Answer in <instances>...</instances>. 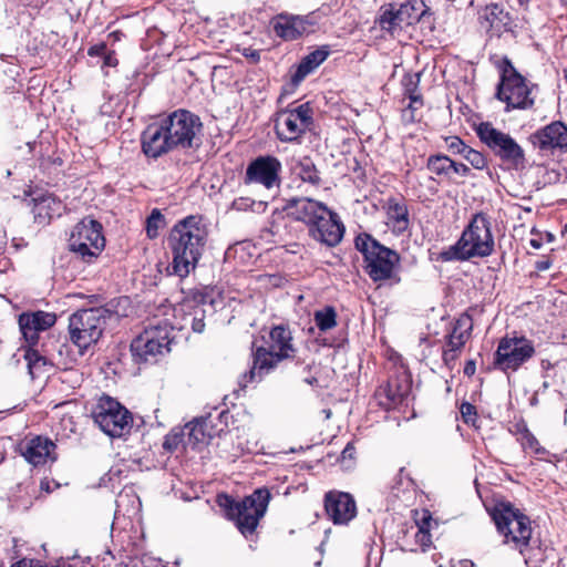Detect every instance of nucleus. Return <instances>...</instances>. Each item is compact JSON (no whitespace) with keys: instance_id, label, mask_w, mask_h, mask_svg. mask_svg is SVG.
I'll return each mask as SVG.
<instances>
[{"instance_id":"obj_1","label":"nucleus","mask_w":567,"mask_h":567,"mask_svg":"<svg viewBox=\"0 0 567 567\" xmlns=\"http://www.w3.org/2000/svg\"><path fill=\"white\" fill-rule=\"evenodd\" d=\"M203 123L198 115L179 109L154 122L141 135L142 152L158 158L175 150L197 148L202 144Z\"/></svg>"},{"instance_id":"obj_2","label":"nucleus","mask_w":567,"mask_h":567,"mask_svg":"<svg viewBox=\"0 0 567 567\" xmlns=\"http://www.w3.org/2000/svg\"><path fill=\"white\" fill-rule=\"evenodd\" d=\"M208 241V227L198 215L177 221L168 236L172 270L179 278L187 277L197 267Z\"/></svg>"},{"instance_id":"obj_3","label":"nucleus","mask_w":567,"mask_h":567,"mask_svg":"<svg viewBox=\"0 0 567 567\" xmlns=\"http://www.w3.org/2000/svg\"><path fill=\"white\" fill-rule=\"evenodd\" d=\"M128 303L127 297H118L101 307L78 310L69 318L70 340L81 352L86 350L100 340L107 321H117L126 316Z\"/></svg>"},{"instance_id":"obj_4","label":"nucleus","mask_w":567,"mask_h":567,"mask_svg":"<svg viewBox=\"0 0 567 567\" xmlns=\"http://www.w3.org/2000/svg\"><path fill=\"white\" fill-rule=\"evenodd\" d=\"M491 515L497 532L504 537V544L518 550L525 565L536 563L535 557L540 549L532 546L530 519L511 503L504 502L496 504Z\"/></svg>"},{"instance_id":"obj_5","label":"nucleus","mask_w":567,"mask_h":567,"mask_svg":"<svg viewBox=\"0 0 567 567\" xmlns=\"http://www.w3.org/2000/svg\"><path fill=\"white\" fill-rule=\"evenodd\" d=\"M494 237L488 217L483 213L473 216L458 240L439 254L444 262L485 258L494 251Z\"/></svg>"},{"instance_id":"obj_6","label":"nucleus","mask_w":567,"mask_h":567,"mask_svg":"<svg viewBox=\"0 0 567 567\" xmlns=\"http://www.w3.org/2000/svg\"><path fill=\"white\" fill-rule=\"evenodd\" d=\"M270 497L269 489L260 487L241 499L220 494L217 496V504L225 516L235 523L237 529L248 537L256 532L260 519L265 516Z\"/></svg>"},{"instance_id":"obj_7","label":"nucleus","mask_w":567,"mask_h":567,"mask_svg":"<svg viewBox=\"0 0 567 567\" xmlns=\"http://www.w3.org/2000/svg\"><path fill=\"white\" fill-rule=\"evenodd\" d=\"M354 245L362 252L365 271L374 282L384 280H393L395 284L400 282V277L395 272V268L400 262V256L395 250L381 245L368 234L357 236Z\"/></svg>"},{"instance_id":"obj_8","label":"nucleus","mask_w":567,"mask_h":567,"mask_svg":"<svg viewBox=\"0 0 567 567\" xmlns=\"http://www.w3.org/2000/svg\"><path fill=\"white\" fill-rule=\"evenodd\" d=\"M270 338L274 341L270 349L257 347L252 350V365L238 380L240 391L249 383L261 381L284 359V326L275 327L270 331Z\"/></svg>"},{"instance_id":"obj_9","label":"nucleus","mask_w":567,"mask_h":567,"mask_svg":"<svg viewBox=\"0 0 567 567\" xmlns=\"http://www.w3.org/2000/svg\"><path fill=\"white\" fill-rule=\"evenodd\" d=\"M101 223L84 218L71 231L69 249L86 264L94 262L105 247Z\"/></svg>"},{"instance_id":"obj_10","label":"nucleus","mask_w":567,"mask_h":567,"mask_svg":"<svg viewBox=\"0 0 567 567\" xmlns=\"http://www.w3.org/2000/svg\"><path fill=\"white\" fill-rule=\"evenodd\" d=\"M501 69V81L496 97L507 104V109H528L534 104L530 89L525 78L517 72L511 60L504 58Z\"/></svg>"},{"instance_id":"obj_11","label":"nucleus","mask_w":567,"mask_h":567,"mask_svg":"<svg viewBox=\"0 0 567 567\" xmlns=\"http://www.w3.org/2000/svg\"><path fill=\"white\" fill-rule=\"evenodd\" d=\"M476 133L481 142L502 162L513 167H518L524 163V151L509 134L501 132L488 122L481 123Z\"/></svg>"},{"instance_id":"obj_12","label":"nucleus","mask_w":567,"mask_h":567,"mask_svg":"<svg viewBox=\"0 0 567 567\" xmlns=\"http://www.w3.org/2000/svg\"><path fill=\"white\" fill-rule=\"evenodd\" d=\"M93 419L99 427L111 437H121L132 426L130 411L110 396L100 399L93 411Z\"/></svg>"},{"instance_id":"obj_13","label":"nucleus","mask_w":567,"mask_h":567,"mask_svg":"<svg viewBox=\"0 0 567 567\" xmlns=\"http://www.w3.org/2000/svg\"><path fill=\"white\" fill-rule=\"evenodd\" d=\"M171 329L164 324L146 328L131 343V351L136 361L153 362L157 355L169 352Z\"/></svg>"},{"instance_id":"obj_14","label":"nucleus","mask_w":567,"mask_h":567,"mask_svg":"<svg viewBox=\"0 0 567 567\" xmlns=\"http://www.w3.org/2000/svg\"><path fill=\"white\" fill-rule=\"evenodd\" d=\"M534 354L533 341L524 336H506L498 342L494 364L503 371H516Z\"/></svg>"},{"instance_id":"obj_15","label":"nucleus","mask_w":567,"mask_h":567,"mask_svg":"<svg viewBox=\"0 0 567 567\" xmlns=\"http://www.w3.org/2000/svg\"><path fill=\"white\" fill-rule=\"evenodd\" d=\"M425 13V4L421 0L402 3L396 10H385L379 20L382 30L394 33L396 29L412 25Z\"/></svg>"},{"instance_id":"obj_16","label":"nucleus","mask_w":567,"mask_h":567,"mask_svg":"<svg viewBox=\"0 0 567 567\" xmlns=\"http://www.w3.org/2000/svg\"><path fill=\"white\" fill-rule=\"evenodd\" d=\"M281 169V163L274 156H258L251 161L245 173L244 183L260 184L266 188H272L274 186L280 185L279 173Z\"/></svg>"},{"instance_id":"obj_17","label":"nucleus","mask_w":567,"mask_h":567,"mask_svg":"<svg viewBox=\"0 0 567 567\" xmlns=\"http://www.w3.org/2000/svg\"><path fill=\"white\" fill-rule=\"evenodd\" d=\"M473 330V319L468 313L461 315L454 322L452 331L445 337L442 360L449 368L454 365L462 349L470 340Z\"/></svg>"},{"instance_id":"obj_18","label":"nucleus","mask_w":567,"mask_h":567,"mask_svg":"<svg viewBox=\"0 0 567 567\" xmlns=\"http://www.w3.org/2000/svg\"><path fill=\"white\" fill-rule=\"evenodd\" d=\"M311 237L329 247L337 246L344 234V226L338 214L327 208V214H319L309 228Z\"/></svg>"},{"instance_id":"obj_19","label":"nucleus","mask_w":567,"mask_h":567,"mask_svg":"<svg viewBox=\"0 0 567 567\" xmlns=\"http://www.w3.org/2000/svg\"><path fill=\"white\" fill-rule=\"evenodd\" d=\"M324 508L334 524H348L357 515L355 501L346 492H328L324 496Z\"/></svg>"},{"instance_id":"obj_20","label":"nucleus","mask_w":567,"mask_h":567,"mask_svg":"<svg viewBox=\"0 0 567 567\" xmlns=\"http://www.w3.org/2000/svg\"><path fill=\"white\" fill-rule=\"evenodd\" d=\"M55 321L56 316L54 313L41 310L23 312L19 316L21 333L30 346H35L39 340V332L48 330Z\"/></svg>"},{"instance_id":"obj_21","label":"nucleus","mask_w":567,"mask_h":567,"mask_svg":"<svg viewBox=\"0 0 567 567\" xmlns=\"http://www.w3.org/2000/svg\"><path fill=\"white\" fill-rule=\"evenodd\" d=\"M319 214H327V207L313 199L301 197L291 198L286 202V217L302 221L309 227L315 219H317Z\"/></svg>"},{"instance_id":"obj_22","label":"nucleus","mask_w":567,"mask_h":567,"mask_svg":"<svg viewBox=\"0 0 567 567\" xmlns=\"http://www.w3.org/2000/svg\"><path fill=\"white\" fill-rule=\"evenodd\" d=\"M54 450L55 444L51 440L41 436H35L20 444L21 455L33 466L44 465L48 460L55 461Z\"/></svg>"},{"instance_id":"obj_23","label":"nucleus","mask_w":567,"mask_h":567,"mask_svg":"<svg viewBox=\"0 0 567 567\" xmlns=\"http://www.w3.org/2000/svg\"><path fill=\"white\" fill-rule=\"evenodd\" d=\"M533 143L542 151L566 150L567 126L561 122H554L533 135Z\"/></svg>"},{"instance_id":"obj_24","label":"nucleus","mask_w":567,"mask_h":567,"mask_svg":"<svg viewBox=\"0 0 567 567\" xmlns=\"http://www.w3.org/2000/svg\"><path fill=\"white\" fill-rule=\"evenodd\" d=\"M286 127L291 136L286 141H296L301 134L306 133L313 123V111L309 103H303L295 107H286Z\"/></svg>"},{"instance_id":"obj_25","label":"nucleus","mask_w":567,"mask_h":567,"mask_svg":"<svg viewBox=\"0 0 567 567\" xmlns=\"http://www.w3.org/2000/svg\"><path fill=\"white\" fill-rule=\"evenodd\" d=\"M318 18L315 13L306 16L286 14V41L297 40L316 31Z\"/></svg>"},{"instance_id":"obj_26","label":"nucleus","mask_w":567,"mask_h":567,"mask_svg":"<svg viewBox=\"0 0 567 567\" xmlns=\"http://www.w3.org/2000/svg\"><path fill=\"white\" fill-rule=\"evenodd\" d=\"M386 224L394 234L401 235L405 233L410 225L406 204L393 197L389 198L386 202Z\"/></svg>"},{"instance_id":"obj_27","label":"nucleus","mask_w":567,"mask_h":567,"mask_svg":"<svg viewBox=\"0 0 567 567\" xmlns=\"http://www.w3.org/2000/svg\"><path fill=\"white\" fill-rule=\"evenodd\" d=\"M330 54L328 45H323L309 54H307L297 66L296 72L291 76V83L297 86L305 80L307 75L312 73L320 64H322Z\"/></svg>"},{"instance_id":"obj_28","label":"nucleus","mask_w":567,"mask_h":567,"mask_svg":"<svg viewBox=\"0 0 567 567\" xmlns=\"http://www.w3.org/2000/svg\"><path fill=\"white\" fill-rule=\"evenodd\" d=\"M478 19L483 28L486 30H495L502 32L509 23V16L498 3L486 6L480 13Z\"/></svg>"},{"instance_id":"obj_29","label":"nucleus","mask_w":567,"mask_h":567,"mask_svg":"<svg viewBox=\"0 0 567 567\" xmlns=\"http://www.w3.org/2000/svg\"><path fill=\"white\" fill-rule=\"evenodd\" d=\"M208 420L205 417L195 419L187 423L183 429L187 439L185 444L196 446L198 444L207 443L208 439L212 437L210 433L207 432Z\"/></svg>"},{"instance_id":"obj_30","label":"nucleus","mask_w":567,"mask_h":567,"mask_svg":"<svg viewBox=\"0 0 567 567\" xmlns=\"http://www.w3.org/2000/svg\"><path fill=\"white\" fill-rule=\"evenodd\" d=\"M34 200V218L40 223L47 219L50 220L53 215H60L61 202L56 200L52 195L42 196Z\"/></svg>"},{"instance_id":"obj_31","label":"nucleus","mask_w":567,"mask_h":567,"mask_svg":"<svg viewBox=\"0 0 567 567\" xmlns=\"http://www.w3.org/2000/svg\"><path fill=\"white\" fill-rule=\"evenodd\" d=\"M206 302V297L202 296L198 303L193 306L184 317L185 323H189L194 332L200 333L205 329V309L203 306Z\"/></svg>"},{"instance_id":"obj_32","label":"nucleus","mask_w":567,"mask_h":567,"mask_svg":"<svg viewBox=\"0 0 567 567\" xmlns=\"http://www.w3.org/2000/svg\"><path fill=\"white\" fill-rule=\"evenodd\" d=\"M408 388L402 385L399 380L392 379L390 380L386 385L379 391V395L382 396L383 394L388 399V403H383L386 408H390L391 405H396L401 403L406 395Z\"/></svg>"},{"instance_id":"obj_33","label":"nucleus","mask_w":567,"mask_h":567,"mask_svg":"<svg viewBox=\"0 0 567 567\" xmlns=\"http://www.w3.org/2000/svg\"><path fill=\"white\" fill-rule=\"evenodd\" d=\"M453 159L447 155L434 154L427 157L426 168L437 176L451 177Z\"/></svg>"},{"instance_id":"obj_34","label":"nucleus","mask_w":567,"mask_h":567,"mask_svg":"<svg viewBox=\"0 0 567 567\" xmlns=\"http://www.w3.org/2000/svg\"><path fill=\"white\" fill-rule=\"evenodd\" d=\"M291 174L299 177L303 182L316 184L319 181L317 171L312 162L305 158L302 162H298L291 167Z\"/></svg>"},{"instance_id":"obj_35","label":"nucleus","mask_w":567,"mask_h":567,"mask_svg":"<svg viewBox=\"0 0 567 567\" xmlns=\"http://www.w3.org/2000/svg\"><path fill=\"white\" fill-rule=\"evenodd\" d=\"M313 319L320 331H328L337 326V312L330 306L316 311Z\"/></svg>"},{"instance_id":"obj_36","label":"nucleus","mask_w":567,"mask_h":567,"mask_svg":"<svg viewBox=\"0 0 567 567\" xmlns=\"http://www.w3.org/2000/svg\"><path fill=\"white\" fill-rule=\"evenodd\" d=\"M24 358L28 361V368L32 377H34L35 371L49 363L48 359L33 348L27 350Z\"/></svg>"},{"instance_id":"obj_37","label":"nucleus","mask_w":567,"mask_h":567,"mask_svg":"<svg viewBox=\"0 0 567 567\" xmlns=\"http://www.w3.org/2000/svg\"><path fill=\"white\" fill-rule=\"evenodd\" d=\"M165 224L164 216L158 209H153L146 220V233L150 238H156L158 236V229Z\"/></svg>"},{"instance_id":"obj_38","label":"nucleus","mask_w":567,"mask_h":567,"mask_svg":"<svg viewBox=\"0 0 567 567\" xmlns=\"http://www.w3.org/2000/svg\"><path fill=\"white\" fill-rule=\"evenodd\" d=\"M184 430L174 429L165 436L163 447L168 452H174L182 443L186 442Z\"/></svg>"},{"instance_id":"obj_39","label":"nucleus","mask_w":567,"mask_h":567,"mask_svg":"<svg viewBox=\"0 0 567 567\" xmlns=\"http://www.w3.org/2000/svg\"><path fill=\"white\" fill-rule=\"evenodd\" d=\"M410 100L409 105L403 110L402 112V118L408 122H414L415 116L414 112L419 110L423 105L422 96L421 94H413L411 96H408Z\"/></svg>"},{"instance_id":"obj_40","label":"nucleus","mask_w":567,"mask_h":567,"mask_svg":"<svg viewBox=\"0 0 567 567\" xmlns=\"http://www.w3.org/2000/svg\"><path fill=\"white\" fill-rule=\"evenodd\" d=\"M475 169L483 171L487 168V159L486 157L478 151L472 148L471 146L467 148L466 153L463 156Z\"/></svg>"},{"instance_id":"obj_41","label":"nucleus","mask_w":567,"mask_h":567,"mask_svg":"<svg viewBox=\"0 0 567 567\" xmlns=\"http://www.w3.org/2000/svg\"><path fill=\"white\" fill-rule=\"evenodd\" d=\"M446 148L454 155H461L464 156L467 148L470 147L466 145L460 137L457 136H450L445 138Z\"/></svg>"},{"instance_id":"obj_42","label":"nucleus","mask_w":567,"mask_h":567,"mask_svg":"<svg viewBox=\"0 0 567 567\" xmlns=\"http://www.w3.org/2000/svg\"><path fill=\"white\" fill-rule=\"evenodd\" d=\"M460 412H461L463 421L466 424H472V425L475 424L477 412H476V408L473 404H471L468 402H463L461 404Z\"/></svg>"},{"instance_id":"obj_43","label":"nucleus","mask_w":567,"mask_h":567,"mask_svg":"<svg viewBox=\"0 0 567 567\" xmlns=\"http://www.w3.org/2000/svg\"><path fill=\"white\" fill-rule=\"evenodd\" d=\"M355 447L352 443H348L343 449L340 457V462L344 468H351L355 460Z\"/></svg>"},{"instance_id":"obj_44","label":"nucleus","mask_w":567,"mask_h":567,"mask_svg":"<svg viewBox=\"0 0 567 567\" xmlns=\"http://www.w3.org/2000/svg\"><path fill=\"white\" fill-rule=\"evenodd\" d=\"M419 74L410 75L404 79V92L406 96H411L417 93Z\"/></svg>"},{"instance_id":"obj_45","label":"nucleus","mask_w":567,"mask_h":567,"mask_svg":"<svg viewBox=\"0 0 567 567\" xmlns=\"http://www.w3.org/2000/svg\"><path fill=\"white\" fill-rule=\"evenodd\" d=\"M523 444L525 447H528L537 453L539 452L537 439L528 431H526V433L524 434V443Z\"/></svg>"},{"instance_id":"obj_46","label":"nucleus","mask_w":567,"mask_h":567,"mask_svg":"<svg viewBox=\"0 0 567 567\" xmlns=\"http://www.w3.org/2000/svg\"><path fill=\"white\" fill-rule=\"evenodd\" d=\"M453 167H451V174L452 173H455L460 176H468L470 173H471V169L467 165L463 164V163H458V162H455L453 161Z\"/></svg>"},{"instance_id":"obj_47","label":"nucleus","mask_w":567,"mask_h":567,"mask_svg":"<svg viewBox=\"0 0 567 567\" xmlns=\"http://www.w3.org/2000/svg\"><path fill=\"white\" fill-rule=\"evenodd\" d=\"M252 203L254 202L250 198L240 197L233 202L231 207L236 210H246L252 205Z\"/></svg>"},{"instance_id":"obj_48","label":"nucleus","mask_w":567,"mask_h":567,"mask_svg":"<svg viewBox=\"0 0 567 567\" xmlns=\"http://www.w3.org/2000/svg\"><path fill=\"white\" fill-rule=\"evenodd\" d=\"M106 49L107 48L105 43L95 44L89 48L87 54L90 56H104L106 53Z\"/></svg>"},{"instance_id":"obj_49","label":"nucleus","mask_w":567,"mask_h":567,"mask_svg":"<svg viewBox=\"0 0 567 567\" xmlns=\"http://www.w3.org/2000/svg\"><path fill=\"white\" fill-rule=\"evenodd\" d=\"M243 55L246 56L250 62L257 63L260 59V52L251 48H245Z\"/></svg>"},{"instance_id":"obj_50","label":"nucleus","mask_w":567,"mask_h":567,"mask_svg":"<svg viewBox=\"0 0 567 567\" xmlns=\"http://www.w3.org/2000/svg\"><path fill=\"white\" fill-rule=\"evenodd\" d=\"M282 219L284 216L276 209L272 214L271 233L278 234L280 231V221Z\"/></svg>"},{"instance_id":"obj_51","label":"nucleus","mask_w":567,"mask_h":567,"mask_svg":"<svg viewBox=\"0 0 567 567\" xmlns=\"http://www.w3.org/2000/svg\"><path fill=\"white\" fill-rule=\"evenodd\" d=\"M423 524H425V522ZM430 534L424 529V525L420 526L416 538L422 546H426L430 543Z\"/></svg>"},{"instance_id":"obj_52","label":"nucleus","mask_w":567,"mask_h":567,"mask_svg":"<svg viewBox=\"0 0 567 567\" xmlns=\"http://www.w3.org/2000/svg\"><path fill=\"white\" fill-rule=\"evenodd\" d=\"M281 19H284V16L282 14H279L276 20H275V24H274V29H275V32L276 34L279 37V38H284V23L280 21Z\"/></svg>"},{"instance_id":"obj_53","label":"nucleus","mask_w":567,"mask_h":567,"mask_svg":"<svg viewBox=\"0 0 567 567\" xmlns=\"http://www.w3.org/2000/svg\"><path fill=\"white\" fill-rule=\"evenodd\" d=\"M103 64L105 66H115L117 64V59L113 52H106L103 56Z\"/></svg>"},{"instance_id":"obj_54","label":"nucleus","mask_w":567,"mask_h":567,"mask_svg":"<svg viewBox=\"0 0 567 567\" xmlns=\"http://www.w3.org/2000/svg\"><path fill=\"white\" fill-rule=\"evenodd\" d=\"M476 371V364L473 360H470L466 362L465 367H464V373L467 375V377H472Z\"/></svg>"},{"instance_id":"obj_55","label":"nucleus","mask_w":567,"mask_h":567,"mask_svg":"<svg viewBox=\"0 0 567 567\" xmlns=\"http://www.w3.org/2000/svg\"><path fill=\"white\" fill-rule=\"evenodd\" d=\"M549 267H550V261H548V260L537 261V264H536V269L539 271H545V270L549 269Z\"/></svg>"},{"instance_id":"obj_56","label":"nucleus","mask_w":567,"mask_h":567,"mask_svg":"<svg viewBox=\"0 0 567 567\" xmlns=\"http://www.w3.org/2000/svg\"><path fill=\"white\" fill-rule=\"evenodd\" d=\"M311 447H312V445H310V444H309V445H306V446L300 445L299 447H295V446H292V447H290V449H289V451H288V452H289V453H297V452H300V451L310 450Z\"/></svg>"},{"instance_id":"obj_57","label":"nucleus","mask_w":567,"mask_h":567,"mask_svg":"<svg viewBox=\"0 0 567 567\" xmlns=\"http://www.w3.org/2000/svg\"><path fill=\"white\" fill-rule=\"evenodd\" d=\"M275 130H276V134H277L278 138H279L280 141H284V134L281 133V131H280V128H279V122H278V118L276 120Z\"/></svg>"},{"instance_id":"obj_58","label":"nucleus","mask_w":567,"mask_h":567,"mask_svg":"<svg viewBox=\"0 0 567 567\" xmlns=\"http://www.w3.org/2000/svg\"><path fill=\"white\" fill-rule=\"evenodd\" d=\"M11 567H25V560L24 559L19 560L17 563L12 564Z\"/></svg>"},{"instance_id":"obj_59","label":"nucleus","mask_w":567,"mask_h":567,"mask_svg":"<svg viewBox=\"0 0 567 567\" xmlns=\"http://www.w3.org/2000/svg\"><path fill=\"white\" fill-rule=\"evenodd\" d=\"M530 245L536 249L540 248V243L536 239H532Z\"/></svg>"},{"instance_id":"obj_60","label":"nucleus","mask_w":567,"mask_h":567,"mask_svg":"<svg viewBox=\"0 0 567 567\" xmlns=\"http://www.w3.org/2000/svg\"><path fill=\"white\" fill-rule=\"evenodd\" d=\"M297 252H298V251H297V250H295V249H292V250H288V249H286V255H287V254L296 255ZM288 261H290V260L286 257V264H287Z\"/></svg>"},{"instance_id":"obj_61","label":"nucleus","mask_w":567,"mask_h":567,"mask_svg":"<svg viewBox=\"0 0 567 567\" xmlns=\"http://www.w3.org/2000/svg\"><path fill=\"white\" fill-rule=\"evenodd\" d=\"M285 347H286V359H287L288 358V351L291 349L288 340H286Z\"/></svg>"},{"instance_id":"obj_62","label":"nucleus","mask_w":567,"mask_h":567,"mask_svg":"<svg viewBox=\"0 0 567 567\" xmlns=\"http://www.w3.org/2000/svg\"><path fill=\"white\" fill-rule=\"evenodd\" d=\"M282 97H284V86L281 87V92H280V94L278 96V101H280Z\"/></svg>"},{"instance_id":"obj_63","label":"nucleus","mask_w":567,"mask_h":567,"mask_svg":"<svg viewBox=\"0 0 567 567\" xmlns=\"http://www.w3.org/2000/svg\"><path fill=\"white\" fill-rule=\"evenodd\" d=\"M291 247L299 248V245L298 244H293V245H291Z\"/></svg>"},{"instance_id":"obj_64","label":"nucleus","mask_w":567,"mask_h":567,"mask_svg":"<svg viewBox=\"0 0 567 567\" xmlns=\"http://www.w3.org/2000/svg\"><path fill=\"white\" fill-rule=\"evenodd\" d=\"M436 192H437V189H436V188H433V189H432V194H435Z\"/></svg>"}]
</instances>
